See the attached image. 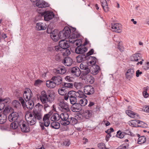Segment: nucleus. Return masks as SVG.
<instances>
[{"instance_id":"f257e3e1","label":"nucleus","mask_w":149,"mask_h":149,"mask_svg":"<svg viewBox=\"0 0 149 149\" xmlns=\"http://www.w3.org/2000/svg\"><path fill=\"white\" fill-rule=\"evenodd\" d=\"M60 39H68L69 41L70 39H75L78 36L76 32V29L72 28L71 29L68 26H65L64 29L59 32Z\"/></svg>"},{"instance_id":"f03ea898","label":"nucleus","mask_w":149,"mask_h":149,"mask_svg":"<svg viewBox=\"0 0 149 149\" xmlns=\"http://www.w3.org/2000/svg\"><path fill=\"white\" fill-rule=\"evenodd\" d=\"M76 92L71 91H69L67 95H66L64 97V99L67 101L69 98L70 103L71 104H74L77 102V97Z\"/></svg>"},{"instance_id":"7ed1b4c3","label":"nucleus","mask_w":149,"mask_h":149,"mask_svg":"<svg viewBox=\"0 0 149 149\" xmlns=\"http://www.w3.org/2000/svg\"><path fill=\"white\" fill-rule=\"evenodd\" d=\"M40 99L42 104H44V108L46 111V109L49 107V104L48 100L47 95L45 91H43L41 92L40 96Z\"/></svg>"},{"instance_id":"20e7f679","label":"nucleus","mask_w":149,"mask_h":149,"mask_svg":"<svg viewBox=\"0 0 149 149\" xmlns=\"http://www.w3.org/2000/svg\"><path fill=\"white\" fill-rule=\"evenodd\" d=\"M25 118L28 124L30 125H35L36 123V119L31 113H27L25 116Z\"/></svg>"},{"instance_id":"39448f33","label":"nucleus","mask_w":149,"mask_h":149,"mask_svg":"<svg viewBox=\"0 0 149 149\" xmlns=\"http://www.w3.org/2000/svg\"><path fill=\"white\" fill-rule=\"evenodd\" d=\"M141 55L139 53H135L131 56L130 60L131 61L137 62L139 61H140V62H138L137 65L139 64L141 65L143 63V60L141 58Z\"/></svg>"},{"instance_id":"423d86ee","label":"nucleus","mask_w":149,"mask_h":149,"mask_svg":"<svg viewBox=\"0 0 149 149\" xmlns=\"http://www.w3.org/2000/svg\"><path fill=\"white\" fill-rule=\"evenodd\" d=\"M88 64L86 63H82L80 65V68L82 70L81 72V76H85L89 74L90 70L88 68Z\"/></svg>"},{"instance_id":"0eeeda50","label":"nucleus","mask_w":149,"mask_h":149,"mask_svg":"<svg viewBox=\"0 0 149 149\" xmlns=\"http://www.w3.org/2000/svg\"><path fill=\"white\" fill-rule=\"evenodd\" d=\"M58 109L61 111L64 112H67L70 111L68 104L67 103L65 102L63 100L59 103Z\"/></svg>"},{"instance_id":"6e6552de","label":"nucleus","mask_w":149,"mask_h":149,"mask_svg":"<svg viewBox=\"0 0 149 149\" xmlns=\"http://www.w3.org/2000/svg\"><path fill=\"white\" fill-rule=\"evenodd\" d=\"M26 123L23 120H21L19 121V127L23 132H28L30 130V128Z\"/></svg>"},{"instance_id":"1a4fd4ad","label":"nucleus","mask_w":149,"mask_h":149,"mask_svg":"<svg viewBox=\"0 0 149 149\" xmlns=\"http://www.w3.org/2000/svg\"><path fill=\"white\" fill-rule=\"evenodd\" d=\"M84 92L85 94L88 95H91L95 92L94 88L92 86H86L84 87Z\"/></svg>"},{"instance_id":"9d476101","label":"nucleus","mask_w":149,"mask_h":149,"mask_svg":"<svg viewBox=\"0 0 149 149\" xmlns=\"http://www.w3.org/2000/svg\"><path fill=\"white\" fill-rule=\"evenodd\" d=\"M52 115V113H48L44 115L42 119L44 125L48 127L50 124V118Z\"/></svg>"},{"instance_id":"9b49d317","label":"nucleus","mask_w":149,"mask_h":149,"mask_svg":"<svg viewBox=\"0 0 149 149\" xmlns=\"http://www.w3.org/2000/svg\"><path fill=\"white\" fill-rule=\"evenodd\" d=\"M111 26L112 31L117 33H120L121 32L122 28L120 24L117 23L112 24Z\"/></svg>"},{"instance_id":"f8f14e48","label":"nucleus","mask_w":149,"mask_h":149,"mask_svg":"<svg viewBox=\"0 0 149 149\" xmlns=\"http://www.w3.org/2000/svg\"><path fill=\"white\" fill-rule=\"evenodd\" d=\"M32 95L31 91L29 89H27L24 92L23 94V97L26 102L31 100V98Z\"/></svg>"},{"instance_id":"ddd939ff","label":"nucleus","mask_w":149,"mask_h":149,"mask_svg":"<svg viewBox=\"0 0 149 149\" xmlns=\"http://www.w3.org/2000/svg\"><path fill=\"white\" fill-rule=\"evenodd\" d=\"M43 15H44V20L45 21L51 20L54 16V13L49 11L45 12H43Z\"/></svg>"},{"instance_id":"4468645a","label":"nucleus","mask_w":149,"mask_h":149,"mask_svg":"<svg viewBox=\"0 0 149 149\" xmlns=\"http://www.w3.org/2000/svg\"><path fill=\"white\" fill-rule=\"evenodd\" d=\"M68 121L66 122H62L61 124L64 125H67L70 124L74 125L76 124L77 123V120L74 117H70Z\"/></svg>"},{"instance_id":"2eb2a0df","label":"nucleus","mask_w":149,"mask_h":149,"mask_svg":"<svg viewBox=\"0 0 149 149\" xmlns=\"http://www.w3.org/2000/svg\"><path fill=\"white\" fill-rule=\"evenodd\" d=\"M51 80L53 81L56 86L61 84L62 82V79L59 76L56 75L53 76L51 78Z\"/></svg>"},{"instance_id":"dca6fc26","label":"nucleus","mask_w":149,"mask_h":149,"mask_svg":"<svg viewBox=\"0 0 149 149\" xmlns=\"http://www.w3.org/2000/svg\"><path fill=\"white\" fill-rule=\"evenodd\" d=\"M134 74V71L133 69H129L125 73L126 78L127 79L130 80L133 77Z\"/></svg>"},{"instance_id":"f3484780","label":"nucleus","mask_w":149,"mask_h":149,"mask_svg":"<svg viewBox=\"0 0 149 149\" xmlns=\"http://www.w3.org/2000/svg\"><path fill=\"white\" fill-rule=\"evenodd\" d=\"M19 117L18 114L16 112H13L8 116V120L10 122L16 121Z\"/></svg>"},{"instance_id":"a211bd4d","label":"nucleus","mask_w":149,"mask_h":149,"mask_svg":"<svg viewBox=\"0 0 149 149\" xmlns=\"http://www.w3.org/2000/svg\"><path fill=\"white\" fill-rule=\"evenodd\" d=\"M87 50V48L84 46H78L75 49V52L77 54H82Z\"/></svg>"},{"instance_id":"6ab92c4d","label":"nucleus","mask_w":149,"mask_h":149,"mask_svg":"<svg viewBox=\"0 0 149 149\" xmlns=\"http://www.w3.org/2000/svg\"><path fill=\"white\" fill-rule=\"evenodd\" d=\"M32 114L36 118V120L37 119L38 120H42V113L40 111H33Z\"/></svg>"},{"instance_id":"aec40b11","label":"nucleus","mask_w":149,"mask_h":149,"mask_svg":"<svg viewBox=\"0 0 149 149\" xmlns=\"http://www.w3.org/2000/svg\"><path fill=\"white\" fill-rule=\"evenodd\" d=\"M70 71L72 73L77 77H79L81 73L80 69L77 67L72 68Z\"/></svg>"},{"instance_id":"412c9836","label":"nucleus","mask_w":149,"mask_h":149,"mask_svg":"<svg viewBox=\"0 0 149 149\" xmlns=\"http://www.w3.org/2000/svg\"><path fill=\"white\" fill-rule=\"evenodd\" d=\"M69 116L67 112H64L61 113L60 115V118L62 120L61 121V123L62 122H65L69 120Z\"/></svg>"},{"instance_id":"4be33fe9","label":"nucleus","mask_w":149,"mask_h":149,"mask_svg":"<svg viewBox=\"0 0 149 149\" xmlns=\"http://www.w3.org/2000/svg\"><path fill=\"white\" fill-rule=\"evenodd\" d=\"M100 70V67L97 65H94L91 66V68L90 72L93 75L96 74L99 72Z\"/></svg>"},{"instance_id":"5701e85b","label":"nucleus","mask_w":149,"mask_h":149,"mask_svg":"<svg viewBox=\"0 0 149 149\" xmlns=\"http://www.w3.org/2000/svg\"><path fill=\"white\" fill-rule=\"evenodd\" d=\"M125 113L129 116L132 118L138 119L139 118V116L138 114L132 111L126 110Z\"/></svg>"},{"instance_id":"b1692460","label":"nucleus","mask_w":149,"mask_h":149,"mask_svg":"<svg viewBox=\"0 0 149 149\" xmlns=\"http://www.w3.org/2000/svg\"><path fill=\"white\" fill-rule=\"evenodd\" d=\"M57 30H54L50 35V36L52 40L55 42H56L60 38L59 36V33L58 35Z\"/></svg>"},{"instance_id":"393cba45","label":"nucleus","mask_w":149,"mask_h":149,"mask_svg":"<svg viewBox=\"0 0 149 149\" xmlns=\"http://www.w3.org/2000/svg\"><path fill=\"white\" fill-rule=\"evenodd\" d=\"M36 5L39 8H45L49 6V4L43 1H40L37 2Z\"/></svg>"},{"instance_id":"a878e982","label":"nucleus","mask_w":149,"mask_h":149,"mask_svg":"<svg viewBox=\"0 0 149 149\" xmlns=\"http://www.w3.org/2000/svg\"><path fill=\"white\" fill-rule=\"evenodd\" d=\"M63 63L65 65L69 66H70L72 64V59L70 57H65L62 60Z\"/></svg>"},{"instance_id":"bb28decb","label":"nucleus","mask_w":149,"mask_h":149,"mask_svg":"<svg viewBox=\"0 0 149 149\" xmlns=\"http://www.w3.org/2000/svg\"><path fill=\"white\" fill-rule=\"evenodd\" d=\"M47 95L49 103L50 104L54 100L55 93L53 91H49L48 92Z\"/></svg>"},{"instance_id":"cd10ccee","label":"nucleus","mask_w":149,"mask_h":149,"mask_svg":"<svg viewBox=\"0 0 149 149\" xmlns=\"http://www.w3.org/2000/svg\"><path fill=\"white\" fill-rule=\"evenodd\" d=\"M46 28V25L43 24L42 22H38L36 24V28L37 30H45Z\"/></svg>"},{"instance_id":"c85d7f7f","label":"nucleus","mask_w":149,"mask_h":149,"mask_svg":"<svg viewBox=\"0 0 149 149\" xmlns=\"http://www.w3.org/2000/svg\"><path fill=\"white\" fill-rule=\"evenodd\" d=\"M65 39H63L62 40L60 41L59 43V45L61 47H62V48H68L69 47V45L67 41Z\"/></svg>"},{"instance_id":"c756f323","label":"nucleus","mask_w":149,"mask_h":149,"mask_svg":"<svg viewBox=\"0 0 149 149\" xmlns=\"http://www.w3.org/2000/svg\"><path fill=\"white\" fill-rule=\"evenodd\" d=\"M73 105L72 107V111L73 112H79L81 109V106L79 103H76L74 104H73Z\"/></svg>"},{"instance_id":"7c9ffc66","label":"nucleus","mask_w":149,"mask_h":149,"mask_svg":"<svg viewBox=\"0 0 149 149\" xmlns=\"http://www.w3.org/2000/svg\"><path fill=\"white\" fill-rule=\"evenodd\" d=\"M83 76L85 78L84 80H86L88 83L92 84L94 82V79L92 76L89 75L88 74L86 75Z\"/></svg>"},{"instance_id":"2f4dec72","label":"nucleus","mask_w":149,"mask_h":149,"mask_svg":"<svg viewBox=\"0 0 149 149\" xmlns=\"http://www.w3.org/2000/svg\"><path fill=\"white\" fill-rule=\"evenodd\" d=\"M25 106L29 109H33L34 105L33 101L32 100H29L26 102Z\"/></svg>"},{"instance_id":"473e14b6","label":"nucleus","mask_w":149,"mask_h":149,"mask_svg":"<svg viewBox=\"0 0 149 149\" xmlns=\"http://www.w3.org/2000/svg\"><path fill=\"white\" fill-rule=\"evenodd\" d=\"M46 84L47 87L50 88H54L56 86L53 81L51 80L47 81Z\"/></svg>"},{"instance_id":"72a5a7b5","label":"nucleus","mask_w":149,"mask_h":149,"mask_svg":"<svg viewBox=\"0 0 149 149\" xmlns=\"http://www.w3.org/2000/svg\"><path fill=\"white\" fill-rule=\"evenodd\" d=\"M101 5L104 11L107 12L108 11V7L106 0H100Z\"/></svg>"},{"instance_id":"f704fd0d","label":"nucleus","mask_w":149,"mask_h":149,"mask_svg":"<svg viewBox=\"0 0 149 149\" xmlns=\"http://www.w3.org/2000/svg\"><path fill=\"white\" fill-rule=\"evenodd\" d=\"M76 58L77 62L80 63L85 61L86 59V57L85 55L82 54L77 56Z\"/></svg>"},{"instance_id":"c9c22d12","label":"nucleus","mask_w":149,"mask_h":149,"mask_svg":"<svg viewBox=\"0 0 149 149\" xmlns=\"http://www.w3.org/2000/svg\"><path fill=\"white\" fill-rule=\"evenodd\" d=\"M7 119V115L2 113L0 114V124H3L5 123Z\"/></svg>"},{"instance_id":"e433bc0d","label":"nucleus","mask_w":149,"mask_h":149,"mask_svg":"<svg viewBox=\"0 0 149 149\" xmlns=\"http://www.w3.org/2000/svg\"><path fill=\"white\" fill-rule=\"evenodd\" d=\"M76 38L75 39H71L69 40V42L75 44L76 46L80 45L82 44L81 40L80 39H77Z\"/></svg>"},{"instance_id":"4c0bfd02","label":"nucleus","mask_w":149,"mask_h":149,"mask_svg":"<svg viewBox=\"0 0 149 149\" xmlns=\"http://www.w3.org/2000/svg\"><path fill=\"white\" fill-rule=\"evenodd\" d=\"M61 52L64 56H68L70 54V50L68 48H63Z\"/></svg>"},{"instance_id":"58836bf2","label":"nucleus","mask_w":149,"mask_h":149,"mask_svg":"<svg viewBox=\"0 0 149 149\" xmlns=\"http://www.w3.org/2000/svg\"><path fill=\"white\" fill-rule=\"evenodd\" d=\"M97 61L96 58L94 56H90L88 60V63L94 65H95Z\"/></svg>"},{"instance_id":"ea45409f","label":"nucleus","mask_w":149,"mask_h":149,"mask_svg":"<svg viewBox=\"0 0 149 149\" xmlns=\"http://www.w3.org/2000/svg\"><path fill=\"white\" fill-rule=\"evenodd\" d=\"M65 89H66L64 88V87L63 86L59 88L58 90V92L59 94L61 95H64V96L66 95H67Z\"/></svg>"},{"instance_id":"a19ab883","label":"nucleus","mask_w":149,"mask_h":149,"mask_svg":"<svg viewBox=\"0 0 149 149\" xmlns=\"http://www.w3.org/2000/svg\"><path fill=\"white\" fill-rule=\"evenodd\" d=\"M128 139H126L124 141L125 143H124L122 145L120 146L118 148L119 149H127L129 146V143H128Z\"/></svg>"},{"instance_id":"79ce46f5","label":"nucleus","mask_w":149,"mask_h":149,"mask_svg":"<svg viewBox=\"0 0 149 149\" xmlns=\"http://www.w3.org/2000/svg\"><path fill=\"white\" fill-rule=\"evenodd\" d=\"M60 118V116L57 113H55L50 118V120L52 121L58 120Z\"/></svg>"},{"instance_id":"37998d69","label":"nucleus","mask_w":149,"mask_h":149,"mask_svg":"<svg viewBox=\"0 0 149 149\" xmlns=\"http://www.w3.org/2000/svg\"><path fill=\"white\" fill-rule=\"evenodd\" d=\"M19 125V122L17 121H15L11 124L10 127L12 129H15L18 127Z\"/></svg>"},{"instance_id":"c03bdc74","label":"nucleus","mask_w":149,"mask_h":149,"mask_svg":"<svg viewBox=\"0 0 149 149\" xmlns=\"http://www.w3.org/2000/svg\"><path fill=\"white\" fill-rule=\"evenodd\" d=\"M50 126L53 128L58 129L60 127V124L58 122H53L51 123Z\"/></svg>"},{"instance_id":"a18cd8bd","label":"nucleus","mask_w":149,"mask_h":149,"mask_svg":"<svg viewBox=\"0 0 149 149\" xmlns=\"http://www.w3.org/2000/svg\"><path fill=\"white\" fill-rule=\"evenodd\" d=\"M83 114L85 118L88 119L92 115V111L88 110H86L84 112Z\"/></svg>"},{"instance_id":"49530a36","label":"nucleus","mask_w":149,"mask_h":149,"mask_svg":"<svg viewBox=\"0 0 149 149\" xmlns=\"http://www.w3.org/2000/svg\"><path fill=\"white\" fill-rule=\"evenodd\" d=\"M87 100L85 98L81 99L79 102V103L81 106H85L87 104Z\"/></svg>"},{"instance_id":"de8ad7c7","label":"nucleus","mask_w":149,"mask_h":149,"mask_svg":"<svg viewBox=\"0 0 149 149\" xmlns=\"http://www.w3.org/2000/svg\"><path fill=\"white\" fill-rule=\"evenodd\" d=\"M66 72V70L64 68H59L56 70V72L57 73L63 74Z\"/></svg>"},{"instance_id":"09e8293b","label":"nucleus","mask_w":149,"mask_h":149,"mask_svg":"<svg viewBox=\"0 0 149 149\" xmlns=\"http://www.w3.org/2000/svg\"><path fill=\"white\" fill-rule=\"evenodd\" d=\"M137 120H133L130 121L129 123V125L133 127H137Z\"/></svg>"},{"instance_id":"8fccbe9b","label":"nucleus","mask_w":149,"mask_h":149,"mask_svg":"<svg viewBox=\"0 0 149 149\" xmlns=\"http://www.w3.org/2000/svg\"><path fill=\"white\" fill-rule=\"evenodd\" d=\"M146 140V138L145 136H141L139 137L138 139V143L139 144H142L144 143Z\"/></svg>"},{"instance_id":"3c124183","label":"nucleus","mask_w":149,"mask_h":149,"mask_svg":"<svg viewBox=\"0 0 149 149\" xmlns=\"http://www.w3.org/2000/svg\"><path fill=\"white\" fill-rule=\"evenodd\" d=\"M77 97L80 98L84 97L86 95L84 94L81 91H78L77 92H76Z\"/></svg>"},{"instance_id":"603ef678","label":"nucleus","mask_w":149,"mask_h":149,"mask_svg":"<svg viewBox=\"0 0 149 149\" xmlns=\"http://www.w3.org/2000/svg\"><path fill=\"white\" fill-rule=\"evenodd\" d=\"M74 87L78 89H81L83 87V84L81 83L75 82L74 83Z\"/></svg>"},{"instance_id":"864d4df0","label":"nucleus","mask_w":149,"mask_h":149,"mask_svg":"<svg viewBox=\"0 0 149 149\" xmlns=\"http://www.w3.org/2000/svg\"><path fill=\"white\" fill-rule=\"evenodd\" d=\"M62 86L64 87L65 89L66 88H72L73 87V84L71 83H64L62 84Z\"/></svg>"},{"instance_id":"5fc2aeb1","label":"nucleus","mask_w":149,"mask_h":149,"mask_svg":"<svg viewBox=\"0 0 149 149\" xmlns=\"http://www.w3.org/2000/svg\"><path fill=\"white\" fill-rule=\"evenodd\" d=\"M13 106L15 108L19 107L21 106V104L17 100H14L12 102Z\"/></svg>"},{"instance_id":"6e6d98bb","label":"nucleus","mask_w":149,"mask_h":149,"mask_svg":"<svg viewBox=\"0 0 149 149\" xmlns=\"http://www.w3.org/2000/svg\"><path fill=\"white\" fill-rule=\"evenodd\" d=\"M116 136L117 137L122 139L124 136L123 132H121L120 130H119L117 132Z\"/></svg>"},{"instance_id":"4d7b16f0","label":"nucleus","mask_w":149,"mask_h":149,"mask_svg":"<svg viewBox=\"0 0 149 149\" xmlns=\"http://www.w3.org/2000/svg\"><path fill=\"white\" fill-rule=\"evenodd\" d=\"M43 82V81L38 79L36 80L34 82V85L35 86H39Z\"/></svg>"},{"instance_id":"13d9d810","label":"nucleus","mask_w":149,"mask_h":149,"mask_svg":"<svg viewBox=\"0 0 149 149\" xmlns=\"http://www.w3.org/2000/svg\"><path fill=\"white\" fill-rule=\"evenodd\" d=\"M97 146L100 149H107L106 148L105 144L103 143L98 144Z\"/></svg>"},{"instance_id":"bf43d9fd","label":"nucleus","mask_w":149,"mask_h":149,"mask_svg":"<svg viewBox=\"0 0 149 149\" xmlns=\"http://www.w3.org/2000/svg\"><path fill=\"white\" fill-rule=\"evenodd\" d=\"M147 90L148 88L146 87H145L143 88V94L144 97L145 98L149 96V94L147 92Z\"/></svg>"},{"instance_id":"052dcab7","label":"nucleus","mask_w":149,"mask_h":149,"mask_svg":"<svg viewBox=\"0 0 149 149\" xmlns=\"http://www.w3.org/2000/svg\"><path fill=\"white\" fill-rule=\"evenodd\" d=\"M137 127H144L146 125L143 122L137 120Z\"/></svg>"},{"instance_id":"680f3d73","label":"nucleus","mask_w":149,"mask_h":149,"mask_svg":"<svg viewBox=\"0 0 149 149\" xmlns=\"http://www.w3.org/2000/svg\"><path fill=\"white\" fill-rule=\"evenodd\" d=\"M63 49L62 47H61L59 45L58 46H56L54 47V49L57 52L60 51L61 52Z\"/></svg>"},{"instance_id":"e2e57ef3","label":"nucleus","mask_w":149,"mask_h":149,"mask_svg":"<svg viewBox=\"0 0 149 149\" xmlns=\"http://www.w3.org/2000/svg\"><path fill=\"white\" fill-rule=\"evenodd\" d=\"M53 29L52 28L50 27L49 26H48L47 30V33H50L51 35L54 31V30H52Z\"/></svg>"},{"instance_id":"0e129e2a","label":"nucleus","mask_w":149,"mask_h":149,"mask_svg":"<svg viewBox=\"0 0 149 149\" xmlns=\"http://www.w3.org/2000/svg\"><path fill=\"white\" fill-rule=\"evenodd\" d=\"M19 100L22 104L23 107H25L26 103L24 100L23 99V98L22 97H20L19 98Z\"/></svg>"},{"instance_id":"69168bd1","label":"nucleus","mask_w":149,"mask_h":149,"mask_svg":"<svg viewBox=\"0 0 149 149\" xmlns=\"http://www.w3.org/2000/svg\"><path fill=\"white\" fill-rule=\"evenodd\" d=\"M114 130L111 127L107 131H105V132L107 134H111V132H113Z\"/></svg>"},{"instance_id":"338daca9","label":"nucleus","mask_w":149,"mask_h":149,"mask_svg":"<svg viewBox=\"0 0 149 149\" xmlns=\"http://www.w3.org/2000/svg\"><path fill=\"white\" fill-rule=\"evenodd\" d=\"M144 69L147 70L149 69V62H147L143 66Z\"/></svg>"},{"instance_id":"774afa93","label":"nucleus","mask_w":149,"mask_h":149,"mask_svg":"<svg viewBox=\"0 0 149 149\" xmlns=\"http://www.w3.org/2000/svg\"><path fill=\"white\" fill-rule=\"evenodd\" d=\"M118 49L120 50V51L123 50V47L121 45V43L120 42H119L118 45Z\"/></svg>"}]
</instances>
